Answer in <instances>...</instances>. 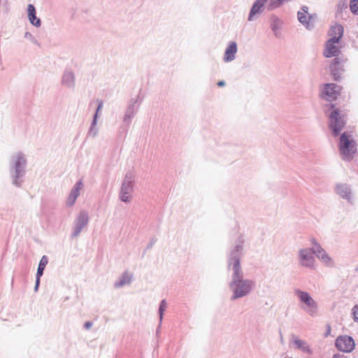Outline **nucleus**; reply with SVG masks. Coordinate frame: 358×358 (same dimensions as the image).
I'll list each match as a JSON object with an SVG mask.
<instances>
[{
	"label": "nucleus",
	"instance_id": "nucleus-1",
	"mask_svg": "<svg viewBox=\"0 0 358 358\" xmlns=\"http://www.w3.org/2000/svg\"><path fill=\"white\" fill-rule=\"evenodd\" d=\"M245 242L243 234L238 236L234 246L227 255V268L232 271L229 287L232 294L230 300L234 301L248 296L254 289L255 283L253 280L244 278L241 265V258L243 255V247Z\"/></svg>",
	"mask_w": 358,
	"mask_h": 358
},
{
	"label": "nucleus",
	"instance_id": "nucleus-2",
	"mask_svg": "<svg viewBox=\"0 0 358 358\" xmlns=\"http://www.w3.org/2000/svg\"><path fill=\"white\" fill-rule=\"evenodd\" d=\"M324 113L328 117L329 127L334 137L338 136L346 124V116L334 103H331Z\"/></svg>",
	"mask_w": 358,
	"mask_h": 358
},
{
	"label": "nucleus",
	"instance_id": "nucleus-3",
	"mask_svg": "<svg viewBox=\"0 0 358 358\" xmlns=\"http://www.w3.org/2000/svg\"><path fill=\"white\" fill-rule=\"evenodd\" d=\"M356 143L348 132L341 134L339 139V150L342 158L345 161H350L357 151Z\"/></svg>",
	"mask_w": 358,
	"mask_h": 358
},
{
	"label": "nucleus",
	"instance_id": "nucleus-4",
	"mask_svg": "<svg viewBox=\"0 0 358 358\" xmlns=\"http://www.w3.org/2000/svg\"><path fill=\"white\" fill-rule=\"evenodd\" d=\"M136 183V175L133 171H128L122 180L119 198L124 203H129L131 195L134 192Z\"/></svg>",
	"mask_w": 358,
	"mask_h": 358
},
{
	"label": "nucleus",
	"instance_id": "nucleus-5",
	"mask_svg": "<svg viewBox=\"0 0 358 358\" xmlns=\"http://www.w3.org/2000/svg\"><path fill=\"white\" fill-rule=\"evenodd\" d=\"M294 292L303 304L301 306L302 309L311 317L317 316L318 313L317 303L310 294L308 292L299 289H296Z\"/></svg>",
	"mask_w": 358,
	"mask_h": 358
},
{
	"label": "nucleus",
	"instance_id": "nucleus-6",
	"mask_svg": "<svg viewBox=\"0 0 358 358\" xmlns=\"http://www.w3.org/2000/svg\"><path fill=\"white\" fill-rule=\"evenodd\" d=\"M145 94L139 91L135 97L131 98L125 112L123 122L125 124L129 125L132 118L138 111V107L141 103Z\"/></svg>",
	"mask_w": 358,
	"mask_h": 358
},
{
	"label": "nucleus",
	"instance_id": "nucleus-7",
	"mask_svg": "<svg viewBox=\"0 0 358 358\" xmlns=\"http://www.w3.org/2000/svg\"><path fill=\"white\" fill-rule=\"evenodd\" d=\"M317 17L316 14H309L308 7L303 6L297 13V18L308 30H312L314 27V20Z\"/></svg>",
	"mask_w": 358,
	"mask_h": 358
},
{
	"label": "nucleus",
	"instance_id": "nucleus-8",
	"mask_svg": "<svg viewBox=\"0 0 358 358\" xmlns=\"http://www.w3.org/2000/svg\"><path fill=\"white\" fill-rule=\"evenodd\" d=\"M336 348L343 352H350L355 349V343L352 337L347 335L339 336L335 341Z\"/></svg>",
	"mask_w": 358,
	"mask_h": 358
},
{
	"label": "nucleus",
	"instance_id": "nucleus-9",
	"mask_svg": "<svg viewBox=\"0 0 358 358\" xmlns=\"http://www.w3.org/2000/svg\"><path fill=\"white\" fill-rule=\"evenodd\" d=\"M345 62V59L341 57H335L331 60L329 70L334 80L338 81L341 79V74L344 71L343 65Z\"/></svg>",
	"mask_w": 358,
	"mask_h": 358
},
{
	"label": "nucleus",
	"instance_id": "nucleus-10",
	"mask_svg": "<svg viewBox=\"0 0 358 358\" xmlns=\"http://www.w3.org/2000/svg\"><path fill=\"white\" fill-rule=\"evenodd\" d=\"M299 253V264L304 267L314 268L315 257L312 249H301Z\"/></svg>",
	"mask_w": 358,
	"mask_h": 358
},
{
	"label": "nucleus",
	"instance_id": "nucleus-11",
	"mask_svg": "<svg viewBox=\"0 0 358 358\" xmlns=\"http://www.w3.org/2000/svg\"><path fill=\"white\" fill-rule=\"evenodd\" d=\"M336 38H329L325 43V49L324 50V55L325 57H338V55L340 53V49L336 45L338 43Z\"/></svg>",
	"mask_w": 358,
	"mask_h": 358
},
{
	"label": "nucleus",
	"instance_id": "nucleus-12",
	"mask_svg": "<svg viewBox=\"0 0 358 358\" xmlns=\"http://www.w3.org/2000/svg\"><path fill=\"white\" fill-rule=\"evenodd\" d=\"M340 96L341 91H321L319 94V97L322 100L327 102L323 106L324 110L327 109L329 107V105L333 103V101L337 100Z\"/></svg>",
	"mask_w": 358,
	"mask_h": 358
},
{
	"label": "nucleus",
	"instance_id": "nucleus-13",
	"mask_svg": "<svg viewBox=\"0 0 358 358\" xmlns=\"http://www.w3.org/2000/svg\"><path fill=\"white\" fill-rule=\"evenodd\" d=\"M335 191L342 199L350 202L352 199V193L350 186L348 184H337Z\"/></svg>",
	"mask_w": 358,
	"mask_h": 358
},
{
	"label": "nucleus",
	"instance_id": "nucleus-14",
	"mask_svg": "<svg viewBox=\"0 0 358 358\" xmlns=\"http://www.w3.org/2000/svg\"><path fill=\"white\" fill-rule=\"evenodd\" d=\"M237 52V43L235 41H230L224 51V61L225 62H230L236 57Z\"/></svg>",
	"mask_w": 358,
	"mask_h": 358
},
{
	"label": "nucleus",
	"instance_id": "nucleus-15",
	"mask_svg": "<svg viewBox=\"0 0 358 358\" xmlns=\"http://www.w3.org/2000/svg\"><path fill=\"white\" fill-rule=\"evenodd\" d=\"M283 24L282 20L275 15H271L270 17V27L277 38H280V29Z\"/></svg>",
	"mask_w": 358,
	"mask_h": 358
},
{
	"label": "nucleus",
	"instance_id": "nucleus-16",
	"mask_svg": "<svg viewBox=\"0 0 358 358\" xmlns=\"http://www.w3.org/2000/svg\"><path fill=\"white\" fill-rule=\"evenodd\" d=\"M292 343H294L295 348L301 350L303 352L308 355L312 354V350L307 342L298 338L295 335H292Z\"/></svg>",
	"mask_w": 358,
	"mask_h": 358
},
{
	"label": "nucleus",
	"instance_id": "nucleus-17",
	"mask_svg": "<svg viewBox=\"0 0 358 358\" xmlns=\"http://www.w3.org/2000/svg\"><path fill=\"white\" fill-rule=\"evenodd\" d=\"M343 33L344 27L341 24H335L331 27L329 31V35L331 36L330 38H336L339 42L343 36Z\"/></svg>",
	"mask_w": 358,
	"mask_h": 358
},
{
	"label": "nucleus",
	"instance_id": "nucleus-18",
	"mask_svg": "<svg viewBox=\"0 0 358 358\" xmlns=\"http://www.w3.org/2000/svg\"><path fill=\"white\" fill-rule=\"evenodd\" d=\"M83 185L80 181L76 184L74 188L71 190L67 199L66 203L68 206H72L75 203L77 197L80 194V191L83 189Z\"/></svg>",
	"mask_w": 358,
	"mask_h": 358
},
{
	"label": "nucleus",
	"instance_id": "nucleus-19",
	"mask_svg": "<svg viewBox=\"0 0 358 358\" xmlns=\"http://www.w3.org/2000/svg\"><path fill=\"white\" fill-rule=\"evenodd\" d=\"M264 6V3H262V2H260L258 0H255V1L253 3V4L250 8L248 20L249 21H252L254 20V17L256 15L260 14L262 13L263 10H264L263 9Z\"/></svg>",
	"mask_w": 358,
	"mask_h": 358
},
{
	"label": "nucleus",
	"instance_id": "nucleus-20",
	"mask_svg": "<svg viewBox=\"0 0 358 358\" xmlns=\"http://www.w3.org/2000/svg\"><path fill=\"white\" fill-rule=\"evenodd\" d=\"M132 278L133 275L131 273L128 271H124L119 278L118 280L115 282L114 287L115 288H120L125 285H129L131 282Z\"/></svg>",
	"mask_w": 358,
	"mask_h": 358
},
{
	"label": "nucleus",
	"instance_id": "nucleus-21",
	"mask_svg": "<svg viewBox=\"0 0 358 358\" xmlns=\"http://www.w3.org/2000/svg\"><path fill=\"white\" fill-rule=\"evenodd\" d=\"M28 17L30 22L36 26L40 27L41 23L39 18L36 17L35 7L32 4H29L27 6Z\"/></svg>",
	"mask_w": 358,
	"mask_h": 358
},
{
	"label": "nucleus",
	"instance_id": "nucleus-22",
	"mask_svg": "<svg viewBox=\"0 0 358 358\" xmlns=\"http://www.w3.org/2000/svg\"><path fill=\"white\" fill-rule=\"evenodd\" d=\"M48 257L46 256H43L42 258L41 259V261H40V263H39V265L38 267L37 273H36V287H35L36 289L38 288V286L39 282H40V278L43 275V271H44L46 265L48 264Z\"/></svg>",
	"mask_w": 358,
	"mask_h": 358
},
{
	"label": "nucleus",
	"instance_id": "nucleus-23",
	"mask_svg": "<svg viewBox=\"0 0 358 358\" xmlns=\"http://www.w3.org/2000/svg\"><path fill=\"white\" fill-rule=\"evenodd\" d=\"M97 103H98V105L96 107V110L93 116V120L91 122V136H95L97 134V130L94 128V126H95L96 124L97 117H98V116L99 115V112L101 110V109L103 108V105L102 101L97 100Z\"/></svg>",
	"mask_w": 358,
	"mask_h": 358
},
{
	"label": "nucleus",
	"instance_id": "nucleus-24",
	"mask_svg": "<svg viewBox=\"0 0 358 358\" xmlns=\"http://www.w3.org/2000/svg\"><path fill=\"white\" fill-rule=\"evenodd\" d=\"M167 306H168V304L165 299H163L160 301L159 310H158V314H159V324L158 329L160 327V326L162 324L164 312L167 308Z\"/></svg>",
	"mask_w": 358,
	"mask_h": 358
},
{
	"label": "nucleus",
	"instance_id": "nucleus-25",
	"mask_svg": "<svg viewBox=\"0 0 358 358\" xmlns=\"http://www.w3.org/2000/svg\"><path fill=\"white\" fill-rule=\"evenodd\" d=\"M73 74L71 72H66L63 76L62 82L65 83L67 87H70L71 84L73 83Z\"/></svg>",
	"mask_w": 358,
	"mask_h": 358
},
{
	"label": "nucleus",
	"instance_id": "nucleus-26",
	"mask_svg": "<svg viewBox=\"0 0 358 358\" xmlns=\"http://www.w3.org/2000/svg\"><path fill=\"white\" fill-rule=\"evenodd\" d=\"M349 6L350 11L354 15H358V0H350Z\"/></svg>",
	"mask_w": 358,
	"mask_h": 358
},
{
	"label": "nucleus",
	"instance_id": "nucleus-27",
	"mask_svg": "<svg viewBox=\"0 0 358 358\" xmlns=\"http://www.w3.org/2000/svg\"><path fill=\"white\" fill-rule=\"evenodd\" d=\"M311 241L313 245V247L311 248L313 255L316 254L322 250H324L315 238H313Z\"/></svg>",
	"mask_w": 358,
	"mask_h": 358
},
{
	"label": "nucleus",
	"instance_id": "nucleus-28",
	"mask_svg": "<svg viewBox=\"0 0 358 358\" xmlns=\"http://www.w3.org/2000/svg\"><path fill=\"white\" fill-rule=\"evenodd\" d=\"M311 241L313 245V247L311 248L313 255L316 254L322 250H324L315 238H313Z\"/></svg>",
	"mask_w": 358,
	"mask_h": 358
},
{
	"label": "nucleus",
	"instance_id": "nucleus-29",
	"mask_svg": "<svg viewBox=\"0 0 358 358\" xmlns=\"http://www.w3.org/2000/svg\"><path fill=\"white\" fill-rule=\"evenodd\" d=\"M338 13H342L343 10L346 11L348 9V4L345 0H341L338 3Z\"/></svg>",
	"mask_w": 358,
	"mask_h": 358
},
{
	"label": "nucleus",
	"instance_id": "nucleus-30",
	"mask_svg": "<svg viewBox=\"0 0 358 358\" xmlns=\"http://www.w3.org/2000/svg\"><path fill=\"white\" fill-rule=\"evenodd\" d=\"M323 90H342L341 87L335 83H324Z\"/></svg>",
	"mask_w": 358,
	"mask_h": 358
},
{
	"label": "nucleus",
	"instance_id": "nucleus-31",
	"mask_svg": "<svg viewBox=\"0 0 358 358\" xmlns=\"http://www.w3.org/2000/svg\"><path fill=\"white\" fill-rule=\"evenodd\" d=\"M320 259L327 266H331L333 265L332 259L327 252L324 255H323Z\"/></svg>",
	"mask_w": 358,
	"mask_h": 358
},
{
	"label": "nucleus",
	"instance_id": "nucleus-32",
	"mask_svg": "<svg viewBox=\"0 0 358 358\" xmlns=\"http://www.w3.org/2000/svg\"><path fill=\"white\" fill-rule=\"evenodd\" d=\"M353 315V320L355 322H358V305H355L352 310Z\"/></svg>",
	"mask_w": 358,
	"mask_h": 358
},
{
	"label": "nucleus",
	"instance_id": "nucleus-33",
	"mask_svg": "<svg viewBox=\"0 0 358 358\" xmlns=\"http://www.w3.org/2000/svg\"><path fill=\"white\" fill-rule=\"evenodd\" d=\"M156 238H152L150 242L148 243V245H147V248H146V250H150L153 245L154 244L156 243Z\"/></svg>",
	"mask_w": 358,
	"mask_h": 358
},
{
	"label": "nucleus",
	"instance_id": "nucleus-34",
	"mask_svg": "<svg viewBox=\"0 0 358 358\" xmlns=\"http://www.w3.org/2000/svg\"><path fill=\"white\" fill-rule=\"evenodd\" d=\"M325 253H326V251L324 250H322L315 255L318 257V259H320L322 258V257L323 256V255H324Z\"/></svg>",
	"mask_w": 358,
	"mask_h": 358
},
{
	"label": "nucleus",
	"instance_id": "nucleus-35",
	"mask_svg": "<svg viewBox=\"0 0 358 358\" xmlns=\"http://www.w3.org/2000/svg\"><path fill=\"white\" fill-rule=\"evenodd\" d=\"M226 85L225 83V81L224 80H220L217 83V85L219 87H224Z\"/></svg>",
	"mask_w": 358,
	"mask_h": 358
},
{
	"label": "nucleus",
	"instance_id": "nucleus-36",
	"mask_svg": "<svg viewBox=\"0 0 358 358\" xmlns=\"http://www.w3.org/2000/svg\"><path fill=\"white\" fill-rule=\"evenodd\" d=\"M332 358H345L344 355L340 354L334 355Z\"/></svg>",
	"mask_w": 358,
	"mask_h": 358
},
{
	"label": "nucleus",
	"instance_id": "nucleus-37",
	"mask_svg": "<svg viewBox=\"0 0 358 358\" xmlns=\"http://www.w3.org/2000/svg\"><path fill=\"white\" fill-rule=\"evenodd\" d=\"M21 161L24 162V159L22 157H19L17 162V166H18L20 164Z\"/></svg>",
	"mask_w": 358,
	"mask_h": 358
},
{
	"label": "nucleus",
	"instance_id": "nucleus-38",
	"mask_svg": "<svg viewBox=\"0 0 358 358\" xmlns=\"http://www.w3.org/2000/svg\"><path fill=\"white\" fill-rule=\"evenodd\" d=\"M85 327L88 328L90 327V322H85Z\"/></svg>",
	"mask_w": 358,
	"mask_h": 358
},
{
	"label": "nucleus",
	"instance_id": "nucleus-39",
	"mask_svg": "<svg viewBox=\"0 0 358 358\" xmlns=\"http://www.w3.org/2000/svg\"><path fill=\"white\" fill-rule=\"evenodd\" d=\"M280 337H281L280 341H282V336L281 332H280Z\"/></svg>",
	"mask_w": 358,
	"mask_h": 358
},
{
	"label": "nucleus",
	"instance_id": "nucleus-40",
	"mask_svg": "<svg viewBox=\"0 0 358 358\" xmlns=\"http://www.w3.org/2000/svg\"><path fill=\"white\" fill-rule=\"evenodd\" d=\"M289 358H292V357H289Z\"/></svg>",
	"mask_w": 358,
	"mask_h": 358
}]
</instances>
